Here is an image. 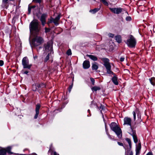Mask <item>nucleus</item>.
Here are the masks:
<instances>
[{"label":"nucleus","mask_w":155,"mask_h":155,"mask_svg":"<svg viewBox=\"0 0 155 155\" xmlns=\"http://www.w3.org/2000/svg\"><path fill=\"white\" fill-rule=\"evenodd\" d=\"M36 84L37 87L38 89L41 87H45V85L43 83H41L40 84L37 83V84Z\"/></svg>","instance_id":"obj_23"},{"label":"nucleus","mask_w":155,"mask_h":155,"mask_svg":"<svg viewBox=\"0 0 155 155\" xmlns=\"http://www.w3.org/2000/svg\"><path fill=\"white\" fill-rule=\"evenodd\" d=\"M100 10L99 8H95L92 10H91L90 11V12H92L93 14H94L96 12H98Z\"/></svg>","instance_id":"obj_21"},{"label":"nucleus","mask_w":155,"mask_h":155,"mask_svg":"<svg viewBox=\"0 0 155 155\" xmlns=\"http://www.w3.org/2000/svg\"><path fill=\"white\" fill-rule=\"evenodd\" d=\"M136 155H139L140 153V151L136 150Z\"/></svg>","instance_id":"obj_37"},{"label":"nucleus","mask_w":155,"mask_h":155,"mask_svg":"<svg viewBox=\"0 0 155 155\" xmlns=\"http://www.w3.org/2000/svg\"><path fill=\"white\" fill-rule=\"evenodd\" d=\"M29 60L27 57H24L22 60V64L24 68H30L31 66V64H29Z\"/></svg>","instance_id":"obj_7"},{"label":"nucleus","mask_w":155,"mask_h":155,"mask_svg":"<svg viewBox=\"0 0 155 155\" xmlns=\"http://www.w3.org/2000/svg\"><path fill=\"white\" fill-rule=\"evenodd\" d=\"M28 71H25L24 73L25 74H27L28 73Z\"/></svg>","instance_id":"obj_50"},{"label":"nucleus","mask_w":155,"mask_h":155,"mask_svg":"<svg viewBox=\"0 0 155 155\" xmlns=\"http://www.w3.org/2000/svg\"><path fill=\"white\" fill-rule=\"evenodd\" d=\"M87 56L88 57H89L91 60H92L94 61H96L97 60V58L94 55H92L87 54Z\"/></svg>","instance_id":"obj_16"},{"label":"nucleus","mask_w":155,"mask_h":155,"mask_svg":"<svg viewBox=\"0 0 155 155\" xmlns=\"http://www.w3.org/2000/svg\"><path fill=\"white\" fill-rule=\"evenodd\" d=\"M93 70H97L98 68V66L96 64H93L92 66Z\"/></svg>","instance_id":"obj_22"},{"label":"nucleus","mask_w":155,"mask_h":155,"mask_svg":"<svg viewBox=\"0 0 155 155\" xmlns=\"http://www.w3.org/2000/svg\"><path fill=\"white\" fill-rule=\"evenodd\" d=\"M43 49L44 51L45 52H50V53H51L52 52L53 53L52 50V45L49 42H48L47 43L44 44Z\"/></svg>","instance_id":"obj_6"},{"label":"nucleus","mask_w":155,"mask_h":155,"mask_svg":"<svg viewBox=\"0 0 155 155\" xmlns=\"http://www.w3.org/2000/svg\"><path fill=\"white\" fill-rule=\"evenodd\" d=\"M32 90L34 91H37L38 88L36 84L32 85Z\"/></svg>","instance_id":"obj_26"},{"label":"nucleus","mask_w":155,"mask_h":155,"mask_svg":"<svg viewBox=\"0 0 155 155\" xmlns=\"http://www.w3.org/2000/svg\"><path fill=\"white\" fill-rule=\"evenodd\" d=\"M134 116V121L136 120V114H137V124L140 123L142 121V119L141 118V114L138 109H136L133 112Z\"/></svg>","instance_id":"obj_5"},{"label":"nucleus","mask_w":155,"mask_h":155,"mask_svg":"<svg viewBox=\"0 0 155 155\" xmlns=\"http://www.w3.org/2000/svg\"><path fill=\"white\" fill-rule=\"evenodd\" d=\"M44 41V40L41 37L37 36L32 39L31 45L34 47L37 46L43 43Z\"/></svg>","instance_id":"obj_3"},{"label":"nucleus","mask_w":155,"mask_h":155,"mask_svg":"<svg viewBox=\"0 0 155 155\" xmlns=\"http://www.w3.org/2000/svg\"><path fill=\"white\" fill-rule=\"evenodd\" d=\"M91 82H92V84L93 85H94V82H95V81H94V79L93 78H91Z\"/></svg>","instance_id":"obj_38"},{"label":"nucleus","mask_w":155,"mask_h":155,"mask_svg":"<svg viewBox=\"0 0 155 155\" xmlns=\"http://www.w3.org/2000/svg\"><path fill=\"white\" fill-rule=\"evenodd\" d=\"M49 59V53L48 55L46 56V57L44 61L46 62H47Z\"/></svg>","instance_id":"obj_27"},{"label":"nucleus","mask_w":155,"mask_h":155,"mask_svg":"<svg viewBox=\"0 0 155 155\" xmlns=\"http://www.w3.org/2000/svg\"><path fill=\"white\" fill-rule=\"evenodd\" d=\"M37 58H38V56H35L34 57V58L35 60V59Z\"/></svg>","instance_id":"obj_48"},{"label":"nucleus","mask_w":155,"mask_h":155,"mask_svg":"<svg viewBox=\"0 0 155 155\" xmlns=\"http://www.w3.org/2000/svg\"><path fill=\"white\" fill-rule=\"evenodd\" d=\"M4 64V62L2 60H0V66H2Z\"/></svg>","instance_id":"obj_41"},{"label":"nucleus","mask_w":155,"mask_h":155,"mask_svg":"<svg viewBox=\"0 0 155 155\" xmlns=\"http://www.w3.org/2000/svg\"><path fill=\"white\" fill-rule=\"evenodd\" d=\"M128 152L129 153V155H133V153L132 151L129 150L128 151H127V153ZM127 154H125V155H127Z\"/></svg>","instance_id":"obj_33"},{"label":"nucleus","mask_w":155,"mask_h":155,"mask_svg":"<svg viewBox=\"0 0 155 155\" xmlns=\"http://www.w3.org/2000/svg\"><path fill=\"white\" fill-rule=\"evenodd\" d=\"M108 36L110 37L113 38L114 36V35L111 33H109Z\"/></svg>","instance_id":"obj_39"},{"label":"nucleus","mask_w":155,"mask_h":155,"mask_svg":"<svg viewBox=\"0 0 155 155\" xmlns=\"http://www.w3.org/2000/svg\"><path fill=\"white\" fill-rule=\"evenodd\" d=\"M2 0V3H4L5 4L7 3V2L8 0Z\"/></svg>","instance_id":"obj_47"},{"label":"nucleus","mask_w":155,"mask_h":155,"mask_svg":"<svg viewBox=\"0 0 155 155\" xmlns=\"http://www.w3.org/2000/svg\"><path fill=\"white\" fill-rule=\"evenodd\" d=\"M110 9L113 13L114 14H119L122 11V9L121 8H110Z\"/></svg>","instance_id":"obj_11"},{"label":"nucleus","mask_w":155,"mask_h":155,"mask_svg":"<svg viewBox=\"0 0 155 155\" xmlns=\"http://www.w3.org/2000/svg\"><path fill=\"white\" fill-rule=\"evenodd\" d=\"M117 143L118 144L120 145V146H123V144L122 143H120V142H117Z\"/></svg>","instance_id":"obj_46"},{"label":"nucleus","mask_w":155,"mask_h":155,"mask_svg":"<svg viewBox=\"0 0 155 155\" xmlns=\"http://www.w3.org/2000/svg\"><path fill=\"white\" fill-rule=\"evenodd\" d=\"M111 129L112 130L114 128L117 127V124L115 122L111 123L110 125Z\"/></svg>","instance_id":"obj_17"},{"label":"nucleus","mask_w":155,"mask_h":155,"mask_svg":"<svg viewBox=\"0 0 155 155\" xmlns=\"http://www.w3.org/2000/svg\"><path fill=\"white\" fill-rule=\"evenodd\" d=\"M102 60L104 62L103 65L107 70V73L114 76L112 79V81L115 85H118V83L117 81V78L115 74L111 70V66L110 64L109 60L107 58H103L102 59Z\"/></svg>","instance_id":"obj_1"},{"label":"nucleus","mask_w":155,"mask_h":155,"mask_svg":"<svg viewBox=\"0 0 155 155\" xmlns=\"http://www.w3.org/2000/svg\"><path fill=\"white\" fill-rule=\"evenodd\" d=\"M107 135H108V137H109L110 139H113L111 138V136H110V135L109 134V133H108L107 132Z\"/></svg>","instance_id":"obj_44"},{"label":"nucleus","mask_w":155,"mask_h":155,"mask_svg":"<svg viewBox=\"0 0 155 155\" xmlns=\"http://www.w3.org/2000/svg\"><path fill=\"white\" fill-rule=\"evenodd\" d=\"M83 68L84 69L88 68L90 67V62L88 61H85L83 64Z\"/></svg>","instance_id":"obj_14"},{"label":"nucleus","mask_w":155,"mask_h":155,"mask_svg":"<svg viewBox=\"0 0 155 155\" xmlns=\"http://www.w3.org/2000/svg\"><path fill=\"white\" fill-rule=\"evenodd\" d=\"M140 149H141V145H140V144L139 145V146L137 148L136 150L140 151Z\"/></svg>","instance_id":"obj_36"},{"label":"nucleus","mask_w":155,"mask_h":155,"mask_svg":"<svg viewBox=\"0 0 155 155\" xmlns=\"http://www.w3.org/2000/svg\"><path fill=\"white\" fill-rule=\"evenodd\" d=\"M124 125H127L128 126H129L130 127V130H132V128L131 125V119L128 117H125L124 118Z\"/></svg>","instance_id":"obj_9"},{"label":"nucleus","mask_w":155,"mask_h":155,"mask_svg":"<svg viewBox=\"0 0 155 155\" xmlns=\"http://www.w3.org/2000/svg\"><path fill=\"white\" fill-rule=\"evenodd\" d=\"M100 1L105 5L108 6V2L106 1V0H100Z\"/></svg>","instance_id":"obj_30"},{"label":"nucleus","mask_w":155,"mask_h":155,"mask_svg":"<svg viewBox=\"0 0 155 155\" xmlns=\"http://www.w3.org/2000/svg\"><path fill=\"white\" fill-rule=\"evenodd\" d=\"M150 83L153 86L155 85V78L152 77L149 79Z\"/></svg>","instance_id":"obj_18"},{"label":"nucleus","mask_w":155,"mask_h":155,"mask_svg":"<svg viewBox=\"0 0 155 155\" xmlns=\"http://www.w3.org/2000/svg\"><path fill=\"white\" fill-rule=\"evenodd\" d=\"M5 149L6 150V152H7L8 153L10 154H12L13 153L11 151V147H8Z\"/></svg>","instance_id":"obj_20"},{"label":"nucleus","mask_w":155,"mask_h":155,"mask_svg":"<svg viewBox=\"0 0 155 155\" xmlns=\"http://www.w3.org/2000/svg\"><path fill=\"white\" fill-rule=\"evenodd\" d=\"M116 40L119 43H120L121 41V38L120 35H117L115 37Z\"/></svg>","instance_id":"obj_19"},{"label":"nucleus","mask_w":155,"mask_h":155,"mask_svg":"<svg viewBox=\"0 0 155 155\" xmlns=\"http://www.w3.org/2000/svg\"><path fill=\"white\" fill-rule=\"evenodd\" d=\"M91 89L93 91H97V90H100L101 88L99 87L94 86L92 87Z\"/></svg>","instance_id":"obj_24"},{"label":"nucleus","mask_w":155,"mask_h":155,"mask_svg":"<svg viewBox=\"0 0 155 155\" xmlns=\"http://www.w3.org/2000/svg\"><path fill=\"white\" fill-rule=\"evenodd\" d=\"M104 106H103L102 105H101V106L100 107V110L101 111L104 109Z\"/></svg>","instance_id":"obj_40"},{"label":"nucleus","mask_w":155,"mask_h":155,"mask_svg":"<svg viewBox=\"0 0 155 155\" xmlns=\"http://www.w3.org/2000/svg\"><path fill=\"white\" fill-rule=\"evenodd\" d=\"M146 155H153L152 152L151 151L149 152Z\"/></svg>","instance_id":"obj_43"},{"label":"nucleus","mask_w":155,"mask_h":155,"mask_svg":"<svg viewBox=\"0 0 155 155\" xmlns=\"http://www.w3.org/2000/svg\"><path fill=\"white\" fill-rule=\"evenodd\" d=\"M29 29L31 32H37L39 31L40 28L37 20H33L30 23L29 25Z\"/></svg>","instance_id":"obj_2"},{"label":"nucleus","mask_w":155,"mask_h":155,"mask_svg":"<svg viewBox=\"0 0 155 155\" xmlns=\"http://www.w3.org/2000/svg\"><path fill=\"white\" fill-rule=\"evenodd\" d=\"M116 134L118 137H122V131L121 129L118 126L116 127L112 130Z\"/></svg>","instance_id":"obj_10"},{"label":"nucleus","mask_w":155,"mask_h":155,"mask_svg":"<svg viewBox=\"0 0 155 155\" xmlns=\"http://www.w3.org/2000/svg\"><path fill=\"white\" fill-rule=\"evenodd\" d=\"M60 15H58L55 18L51 17L50 21L48 22V23L53 22L55 25L57 26L59 25L58 22L60 19Z\"/></svg>","instance_id":"obj_8"},{"label":"nucleus","mask_w":155,"mask_h":155,"mask_svg":"<svg viewBox=\"0 0 155 155\" xmlns=\"http://www.w3.org/2000/svg\"><path fill=\"white\" fill-rule=\"evenodd\" d=\"M31 8L30 7V6H28V14H29L31 13Z\"/></svg>","instance_id":"obj_35"},{"label":"nucleus","mask_w":155,"mask_h":155,"mask_svg":"<svg viewBox=\"0 0 155 155\" xmlns=\"http://www.w3.org/2000/svg\"><path fill=\"white\" fill-rule=\"evenodd\" d=\"M126 20L127 21H131V17L130 16H128V17H127L126 18Z\"/></svg>","instance_id":"obj_32"},{"label":"nucleus","mask_w":155,"mask_h":155,"mask_svg":"<svg viewBox=\"0 0 155 155\" xmlns=\"http://www.w3.org/2000/svg\"><path fill=\"white\" fill-rule=\"evenodd\" d=\"M47 15L46 14H43L41 16L40 20L41 22L42 25L43 26H44L46 23V18Z\"/></svg>","instance_id":"obj_12"},{"label":"nucleus","mask_w":155,"mask_h":155,"mask_svg":"<svg viewBox=\"0 0 155 155\" xmlns=\"http://www.w3.org/2000/svg\"><path fill=\"white\" fill-rule=\"evenodd\" d=\"M131 131L132 133H130L129 132L128 133L132 136L134 143H136L138 142V140L137 136L136 135V133L135 132H133V130Z\"/></svg>","instance_id":"obj_15"},{"label":"nucleus","mask_w":155,"mask_h":155,"mask_svg":"<svg viewBox=\"0 0 155 155\" xmlns=\"http://www.w3.org/2000/svg\"><path fill=\"white\" fill-rule=\"evenodd\" d=\"M41 105L39 104H38L36 106L35 112L36 114L34 116L35 119H37L39 113V110L40 108Z\"/></svg>","instance_id":"obj_13"},{"label":"nucleus","mask_w":155,"mask_h":155,"mask_svg":"<svg viewBox=\"0 0 155 155\" xmlns=\"http://www.w3.org/2000/svg\"><path fill=\"white\" fill-rule=\"evenodd\" d=\"M42 1V0H33L32 2L35 3H38L40 4Z\"/></svg>","instance_id":"obj_29"},{"label":"nucleus","mask_w":155,"mask_h":155,"mask_svg":"<svg viewBox=\"0 0 155 155\" xmlns=\"http://www.w3.org/2000/svg\"><path fill=\"white\" fill-rule=\"evenodd\" d=\"M73 85V84H72L69 87V88H68V91L69 92H71V89L72 88Z\"/></svg>","instance_id":"obj_34"},{"label":"nucleus","mask_w":155,"mask_h":155,"mask_svg":"<svg viewBox=\"0 0 155 155\" xmlns=\"http://www.w3.org/2000/svg\"><path fill=\"white\" fill-rule=\"evenodd\" d=\"M45 32L46 33L50 31V29L49 28H45Z\"/></svg>","instance_id":"obj_42"},{"label":"nucleus","mask_w":155,"mask_h":155,"mask_svg":"<svg viewBox=\"0 0 155 155\" xmlns=\"http://www.w3.org/2000/svg\"><path fill=\"white\" fill-rule=\"evenodd\" d=\"M51 152V154L53 153V155H59V154H58L55 151H52V150L51 149H50L48 151L49 152Z\"/></svg>","instance_id":"obj_28"},{"label":"nucleus","mask_w":155,"mask_h":155,"mask_svg":"<svg viewBox=\"0 0 155 155\" xmlns=\"http://www.w3.org/2000/svg\"><path fill=\"white\" fill-rule=\"evenodd\" d=\"M79 0H77V1H78V2H79Z\"/></svg>","instance_id":"obj_52"},{"label":"nucleus","mask_w":155,"mask_h":155,"mask_svg":"<svg viewBox=\"0 0 155 155\" xmlns=\"http://www.w3.org/2000/svg\"><path fill=\"white\" fill-rule=\"evenodd\" d=\"M88 112L89 113H90V110L89 109H88Z\"/></svg>","instance_id":"obj_51"},{"label":"nucleus","mask_w":155,"mask_h":155,"mask_svg":"<svg viewBox=\"0 0 155 155\" xmlns=\"http://www.w3.org/2000/svg\"><path fill=\"white\" fill-rule=\"evenodd\" d=\"M126 43L128 47L133 48L135 47L136 42L134 36L130 35L129 36V38L127 40Z\"/></svg>","instance_id":"obj_4"},{"label":"nucleus","mask_w":155,"mask_h":155,"mask_svg":"<svg viewBox=\"0 0 155 155\" xmlns=\"http://www.w3.org/2000/svg\"><path fill=\"white\" fill-rule=\"evenodd\" d=\"M66 54L68 55H70L71 54V51L70 49H68L66 52Z\"/></svg>","instance_id":"obj_31"},{"label":"nucleus","mask_w":155,"mask_h":155,"mask_svg":"<svg viewBox=\"0 0 155 155\" xmlns=\"http://www.w3.org/2000/svg\"><path fill=\"white\" fill-rule=\"evenodd\" d=\"M36 6L35 5H33L31 6H30V7L31 8H34Z\"/></svg>","instance_id":"obj_49"},{"label":"nucleus","mask_w":155,"mask_h":155,"mask_svg":"<svg viewBox=\"0 0 155 155\" xmlns=\"http://www.w3.org/2000/svg\"><path fill=\"white\" fill-rule=\"evenodd\" d=\"M124 59L125 58L124 57H121L120 58V61H124Z\"/></svg>","instance_id":"obj_45"},{"label":"nucleus","mask_w":155,"mask_h":155,"mask_svg":"<svg viewBox=\"0 0 155 155\" xmlns=\"http://www.w3.org/2000/svg\"><path fill=\"white\" fill-rule=\"evenodd\" d=\"M41 9H42V7H41Z\"/></svg>","instance_id":"obj_53"},{"label":"nucleus","mask_w":155,"mask_h":155,"mask_svg":"<svg viewBox=\"0 0 155 155\" xmlns=\"http://www.w3.org/2000/svg\"><path fill=\"white\" fill-rule=\"evenodd\" d=\"M126 140L128 143L129 144L130 148H131V141L128 138H127L126 139Z\"/></svg>","instance_id":"obj_25"}]
</instances>
